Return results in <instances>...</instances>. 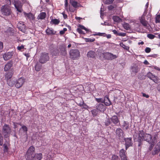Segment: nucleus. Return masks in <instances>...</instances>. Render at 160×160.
Returning a JSON list of instances; mask_svg holds the SVG:
<instances>
[{"label": "nucleus", "instance_id": "obj_58", "mask_svg": "<svg viewBox=\"0 0 160 160\" xmlns=\"http://www.w3.org/2000/svg\"><path fill=\"white\" fill-rule=\"evenodd\" d=\"M142 96L144 97H145L147 98H148L149 97V96L148 95L146 94L145 93H142Z\"/></svg>", "mask_w": 160, "mask_h": 160}, {"label": "nucleus", "instance_id": "obj_15", "mask_svg": "<svg viewBox=\"0 0 160 160\" xmlns=\"http://www.w3.org/2000/svg\"><path fill=\"white\" fill-rule=\"evenodd\" d=\"M13 54L12 52H8L4 53L3 55L4 60H7L10 59L12 57Z\"/></svg>", "mask_w": 160, "mask_h": 160}, {"label": "nucleus", "instance_id": "obj_6", "mask_svg": "<svg viewBox=\"0 0 160 160\" xmlns=\"http://www.w3.org/2000/svg\"><path fill=\"white\" fill-rule=\"evenodd\" d=\"M103 54L104 58L108 60H112L116 59L118 57L117 55L113 54L109 52H105Z\"/></svg>", "mask_w": 160, "mask_h": 160}, {"label": "nucleus", "instance_id": "obj_20", "mask_svg": "<svg viewBox=\"0 0 160 160\" xmlns=\"http://www.w3.org/2000/svg\"><path fill=\"white\" fill-rule=\"evenodd\" d=\"M42 158V154L41 153H39L35 154L32 159V160H41Z\"/></svg>", "mask_w": 160, "mask_h": 160}, {"label": "nucleus", "instance_id": "obj_27", "mask_svg": "<svg viewBox=\"0 0 160 160\" xmlns=\"http://www.w3.org/2000/svg\"><path fill=\"white\" fill-rule=\"evenodd\" d=\"M145 15L143 14L142 16V18L140 19V22L145 27H146L147 26L148 22H147L144 19V17Z\"/></svg>", "mask_w": 160, "mask_h": 160}, {"label": "nucleus", "instance_id": "obj_12", "mask_svg": "<svg viewBox=\"0 0 160 160\" xmlns=\"http://www.w3.org/2000/svg\"><path fill=\"white\" fill-rule=\"evenodd\" d=\"M18 26L19 29L23 32L25 31L26 26L23 22H20L18 24Z\"/></svg>", "mask_w": 160, "mask_h": 160}, {"label": "nucleus", "instance_id": "obj_62", "mask_svg": "<svg viewBox=\"0 0 160 160\" xmlns=\"http://www.w3.org/2000/svg\"><path fill=\"white\" fill-rule=\"evenodd\" d=\"M69 10L70 12H73L74 11V9L73 8H72L71 6H70L69 7Z\"/></svg>", "mask_w": 160, "mask_h": 160}, {"label": "nucleus", "instance_id": "obj_10", "mask_svg": "<svg viewBox=\"0 0 160 160\" xmlns=\"http://www.w3.org/2000/svg\"><path fill=\"white\" fill-rule=\"evenodd\" d=\"M124 140L125 142L126 149L127 150L128 147L132 146L133 144L132 142V138H124Z\"/></svg>", "mask_w": 160, "mask_h": 160}, {"label": "nucleus", "instance_id": "obj_29", "mask_svg": "<svg viewBox=\"0 0 160 160\" xmlns=\"http://www.w3.org/2000/svg\"><path fill=\"white\" fill-rule=\"evenodd\" d=\"M46 16V14L44 12H42L41 13L38 15V19H44Z\"/></svg>", "mask_w": 160, "mask_h": 160}, {"label": "nucleus", "instance_id": "obj_42", "mask_svg": "<svg viewBox=\"0 0 160 160\" xmlns=\"http://www.w3.org/2000/svg\"><path fill=\"white\" fill-rule=\"evenodd\" d=\"M105 125L106 126H108L110 124V120L108 118H107L106 120H105Z\"/></svg>", "mask_w": 160, "mask_h": 160}, {"label": "nucleus", "instance_id": "obj_30", "mask_svg": "<svg viewBox=\"0 0 160 160\" xmlns=\"http://www.w3.org/2000/svg\"><path fill=\"white\" fill-rule=\"evenodd\" d=\"M113 19L114 22L117 23H119L122 21V19L118 16H115L113 17Z\"/></svg>", "mask_w": 160, "mask_h": 160}, {"label": "nucleus", "instance_id": "obj_24", "mask_svg": "<svg viewBox=\"0 0 160 160\" xmlns=\"http://www.w3.org/2000/svg\"><path fill=\"white\" fill-rule=\"evenodd\" d=\"M16 80L12 78L11 80H8L7 81L8 84L10 87H12L16 83Z\"/></svg>", "mask_w": 160, "mask_h": 160}, {"label": "nucleus", "instance_id": "obj_64", "mask_svg": "<svg viewBox=\"0 0 160 160\" xmlns=\"http://www.w3.org/2000/svg\"><path fill=\"white\" fill-rule=\"evenodd\" d=\"M112 32L114 34H117L118 35V32H117V31L116 30H113Z\"/></svg>", "mask_w": 160, "mask_h": 160}, {"label": "nucleus", "instance_id": "obj_18", "mask_svg": "<svg viewBox=\"0 0 160 160\" xmlns=\"http://www.w3.org/2000/svg\"><path fill=\"white\" fill-rule=\"evenodd\" d=\"M120 156L122 160H127L126 156L125 155V152L123 149H122L120 151Z\"/></svg>", "mask_w": 160, "mask_h": 160}, {"label": "nucleus", "instance_id": "obj_1", "mask_svg": "<svg viewBox=\"0 0 160 160\" xmlns=\"http://www.w3.org/2000/svg\"><path fill=\"white\" fill-rule=\"evenodd\" d=\"M139 132L138 137V141L139 142V146H140L143 141H146L148 143L151 142L152 137L151 134L144 133L143 130H140Z\"/></svg>", "mask_w": 160, "mask_h": 160}, {"label": "nucleus", "instance_id": "obj_25", "mask_svg": "<svg viewBox=\"0 0 160 160\" xmlns=\"http://www.w3.org/2000/svg\"><path fill=\"white\" fill-rule=\"evenodd\" d=\"M12 63L11 62H9L5 65L4 67V69L5 71H8L12 67Z\"/></svg>", "mask_w": 160, "mask_h": 160}, {"label": "nucleus", "instance_id": "obj_51", "mask_svg": "<svg viewBox=\"0 0 160 160\" xmlns=\"http://www.w3.org/2000/svg\"><path fill=\"white\" fill-rule=\"evenodd\" d=\"M77 30L80 34H84L85 33L81 28H77Z\"/></svg>", "mask_w": 160, "mask_h": 160}, {"label": "nucleus", "instance_id": "obj_16", "mask_svg": "<svg viewBox=\"0 0 160 160\" xmlns=\"http://www.w3.org/2000/svg\"><path fill=\"white\" fill-rule=\"evenodd\" d=\"M10 144L8 141H6L3 144V151L4 153L8 152V147H9Z\"/></svg>", "mask_w": 160, "mask_h": 160}, {"label": "nucleus", "instance_id": "obj_34", "mask_svg": "<svg viewBox=\"0 0 160 160\" xmlns=\"http://www.w3.org/2000/svg\"><path fill=\"white\" fill-rule=\"evenodd\" d=\"M42 66L39 63H37L35 66V69L36 71H39L41 68Z\"/></svg>", "mask_w": 160, "mask_h": 160}, {"label": "nucleus", "instance_id": "obj_63", "mask_svg": "<svg viewBox=\"0 0 160 160\" xmlns=\"http://www.w3.org/2000/svg\"><path fill=\"white\" fill-rule=\"evenodd\" d=\"M158 90L160 92V84L158 85L157 87Z\"/></svg>", "mask_w": 160, "mask_h": 160}, {"label": "nucleus", "instance_id": "obj_28", "mask_svg": "<svg viewBox=\"0 0 160 160\" xmlns=\"http://www.w3.org/2000/svg\"><path fill=\"white\" fill-rule=\"evenodd\" d=\"M87 57L89 58H94L95 56V52L92 51H90L88 52Z\"/></svg>", "mask_w": 160, "mask_h": 160}, {"label": "nucleus", "instance_id": "obj_60", "mask_svg": "<svg viewBox=\"0 0 160 160\" xmlns=\"http://www.w3.org/2000/svg\"><path fill=\"white\" fill-rule=\"evenodd\" d=\"M3 48V43L0 42V50H2Z\"/></svg>", "mask_w": 160, "mask_h": 160}, {"label": "nucleus", "instance_id": "obj_45", "mask_svg": "<svg viewBox=\"0 0 160 160\" xmlns=\"http://www.w3.org/2000/svg\"><path fill=\"white\" fill-rule=\"evenodd\" d=\"M68 0H65V9L67 10H68Z\"/></svg>", "mask_w": 160, "mask_h": 160}, {"label": "nucleus", "instance_id": "obj_40", "mask_svg": "<svg viewBox=\"0 0 160 160\" xmlns=\"http://www.w3.org/2000/svg\"><path fill=\"white\" fill-rule=\"evenodd\" d=\"M85 41L86 42H94L95 40V38H86L85 39Z\"/></svg>", "mask_w": 160, "mask_h": 160}, {"label": "nucleus", "instance_id": "obj_52", "mask_svg": "<svg viewBox=\"0 0 160 160\" xmlns=\"http://www.w3.org/2000/svg\"><path fill=\"white\" fill-rule=\"evenodd\" d=\"M151 48H149L147 47L146 48L145 50V51L146 53H149L151 51Z\"/></svg>", "mask_w": 160, "mask_h": 160}, {"label": "nucleus", "instance_id": "obj_22", "mask_svg": "<svg viewBox=\"0 0 160 160\" xmlns=\"http://www.w3.org/2000/svg\"><path fill=\"white\" fill-rule=\"evenodd\" d=\"M47 34L49 35H52L55 34L56 33V31L51 28H48L46 30Z\"/></svg>", "mask_w": 160, "mask_h": 160}, {"label": "nucleus", "instance_id": "obj_43", "mask_svg": "<svg viewBox=\"0 0 160 160\" xmlns=\"http://www.w3.org/2000/svg\"><path fill=\"white\" fill-rule=\"evenodd\" d=\"M147 37L150 39H153L155 37V36L154 35L151 34H148Z\"/></svg>", "mask_w": 160, "mask_h": 160}, {"label": "nucleus", "instance_id": "obj_35", "mask_svg": "<svg viewBox=\"0 0 160 160\" xmlns=\"http://www.w3.org/2000/svg\"><path fill=\"white\" fill-rule=\"evenodd\" d=\"M120 46L123 48L124 49L128 50L129 48V47L126 46L125 44H123L122 43H120Z\"/></svg>", "mask_w": 160, "mask_h": 160}, {"label": "nucleus", "instance_id": "obj_4", "mask_svg": "<svg viewBox=\"0 0 160 160\" xmlns=\"http://www.w3.org/2000/svg\"><path fill=\"white\" fill-rule=\"evenodd\" d=\"M2 131L4 137L7 138L9 137L11 130L8 125L5 124L3 126Z\"/></svg>", "mask_w": 160, "mask_h": 160}, {"label": "nucleus", "instance_id": "obj_7", "mask_svg": "<svg viewBox=\"0 0 160 160\" xmlns=\"http://www.w3.org/2000/svg\"><path fill=\"white\" fill-rule=\"evenodd\" d=\"M1 11L2 14L6 16L9 15L11 13V10L10 8L5 6L2 7Z\"/></svg>", "mask_w": 160, "mask_h": 160}, {"label": "nucleus", "instance_id": "obj_32", "mask_svg": "<svg viewBox=\"0 0 160 160\" xmlns=\"http://www.w3.org/2000/svg\"><path fill=\"white\" fill-rule=\"evenodd\" d=\"M13 74V73L12 72H8L5 75V78L7 80H8L11 78Z\"/></svg>", "mask_w": 160, "mask_h": 160}, {"label": "nucleus", "instance_id": "obj_13", "mask_svg": "<svg viewBox=\"0 0 160 160\" xmlns=\"http://www.w3.org/2000/svg\"><path fill=\"white\" fill-rule=\"evenodd\" d=\"M24 15L27 19H29L30 21L33 20L35 19L34 15L31 13H27L23 12Z\"/></svg>", "mask_w": 160, "mask_h": 160}, {"label": "nucleus", "instance_id": "obj_44", "mask_svg": "<svg viewBox=\"0 0 160 160\" xmlns=\"http://www.w3.org/2000/svg\"><path fill=\"white\" fill-rule=\"evenodd\" d=\"M3 144V137L1 133H0V146H2Z\"/></svg>", "mask_w": 160, "mask_h": 160}, {"label": "nucleus", "instance_id": "obj_14", "mask_svg": "<svg viewBox=\"0 0 160 160\" xmlns=\"http://www.w3.org/2000/svg\"><path fill=\"white\" fill-rule=\"evenodd\" d=\"M96 107L97 109L100 112H103L106 109L105 106L102 103L97 104Z\"/></svg>", "mask_w": 160, "mask_h": 160}, {"label": "nucleus", "instance_id": "obj_56", "mask_svg": "<svg viewBox=\"0 0 160 160\" xmlns=\"http://www.w3.org/2000/svg\"><path fill=\"white\" fill-rule=\"evenodd\" d=\"M148 2L146 5V6H145V7H146V9H145V11H144V14H146V12L147 11V8H148Z\"/></svg>", "mask_w": 160, "mask_h": 160}, {"label": "nucleus", "instance_id": "obj_5", "mask_svg": "<svg viewBox=\"0 0 160 160\" xmlns=\"http://www.w3.org/2000/svg\"><path fill=\"white\" fill-rule=\"evenodd\" d=\"M49 59V58L48 53H42L39 59V61L41 63H44L48 61Z\"/></svg>", "mask_w": 160, "mask_h": 160}, {"label": "nucleus", "instance_id": "obj_61", "mask_svg": "<svg viewBox=\"0 0 160 160\" xmlns=\"http://www.w3.org/2000/svg\"><path fill=\"white\" fill-rule=\"evenodd\" d=\"M156 137H157V136H154V137L152 139H151V142H152V141H153V142H155V141L157 139Z\"/></svg>", "mask_w": 160, "mask_h": 160}, {"label": "nucleus", "instance_id": "obj_38", "mask_svg": "<svg viewBox=\"0 0 160 160\" xmlns=\"http://www.w3.org/2000/svg\"><path fill=\"white\" fill-rule=\"evenodd\" d=\"M61 54L63 56H65L66 54V52L64 48H62L60 50Z\"/></svg>", "mask_w": 160, "mask_h": 160}, {"label": "nucleus", "instance_id": "obj_54", "mask_svg": "<svg viewBox=\"0 0 160 160\" xmlns=\"http://www.w3.org/2000/svg\"><path fill=\"white\" fill-rule=\"evenodd\" d=\"M123 126L125 127V128L126 130L128 128V125L126 122H124Z\"/></svg>", "mask_w": 160, "mask_h": 160}, {"label": "nucleus", "instance_id": "obj_41", "mask_svg": "<svg viewBox=\"0 0 160 160\" xmlns=\"http://www.w3.org/2000/svg\"><path fill=\"white\" fill-rule=\"evenodd\" d=\"M59 52L58 51V50L55 49L53 51V52L52 53V56H56L58 55V54Z\"/></svg>", "mask_w": 160, "mask_h": 160}, {"label": "nucleus", "instance_id": "obj_9", "mask_svg": "<svg viewBox=\"0 0 160 160\" xmlns=\"http://www.w3.org/2000/svg\"><path fill=\"white\" fill-rule=\"evenodd\" d=\"M14 3V5L17 9V10L19 12H22V5L21 2L19 1H15Z\"/></svg>", "mask_w": 160, "mask_h": 160}, {"label": "nucleus", "instance_id": "obj_36", "mask_svg": "<svg viewBox=\"0 0 160 160\" xmlns=\"http://www.w3.org/2000/svg\"><path fill=\"white\" fill-rule=\"evenodd\" d=\"M123 26L124 28L126 30H128L130 28L129 25L127 23L123 24Z\"/></svg>", "mask_w": 160, "mask_h": 160}, {"label": "nucleus", "instance_id": "obj_47", "mask_svg": "<svg viewBox=\"0 0 160 160\" xmlns=\"http://www.w3.org/2000/svg\"><path fill=\"white\" fill-rule=\"evenodd\" d=\"M118 156L113 155L112 156V160H118Z\"/></svg>", "mask_w": 160, "mask_h": 160}, {"label": "nucleus", "instance_id": "obj_11", "mask_svg": "<svg viewBox=\"0 0 160 160\" xmlns=\"http://www.w3.org/2000/svg\"><path fill=\"white\" fill-rule=\"evenodd\" d=\"M116 133L117 136L118 137L119 139H121L123 137V132L122 130L120 128H118L116 129Z\"/></svg>", "mask_w": 160, "mask_h": 160}, {"label": "nucleus", "instance_id": "obj_21", "mask_svg": "<svg viewBox=\"0 0 160 160\" xmlns=\"http://www.w3.org/2000/svg\"><path fill=\"white\" fill-rule=\"evenodd\" d=\"M147 77L150 79L152 80L155 82V80L157 79V77L153 75L152 73L150 72H148L147 74Z\"/></svg>", "mask_w": 160, "mask_h": 160}, {"label": "nucleus", "instance_id": "obj_31", "mask_svg": "<svg viewBox=\"0 0 160 160\" xmlns=\"http://www.w3.org/2000/svg\"><path fill=\"white\" fill-rule=\"evenodd\" d=\"M70 3L74 8H77L79 6V4L75 1L70 0Z\"/></svg>", "mask_w": 160, "mask_h": 160}, {"label": "nucleus", "instance_id": "obj_49", "mask_svg": "<svg viewBox=\"0 0 160 160\" xmlns=\"http://www.w3.org/2000/svg\"><path fill=\"white\" fill-rule=\"evenodd\" d=\"M114 0H106L105 3L107 4H109L112 3Z\"/></svg>", "mask_w": 160, "mask_h": 160}, {"label": "nucleus", "instance_id": "obj_37", "mask_svg": "<svg viewBox=\"0 0 160 160\" xmlns=\"http://www.w3.org/2000/svg\"><path fill=\"white\" fill-rule=\"evenodd\" d=\"M149 143L150 144V146L149 148V150L150 151H151L154 145L155 142L152 141V142H149Z\"/></svg>", "mask_w": 160, "mask_h": 160}, {"label": "nucleus", "instance_id": "obj_55", "mask_svg": "<svg viewBox=\"0 0 160 160\" xmlns=\"http://www.w3.org/2000/svg\"><path fill=\"white\" fill-rule=\"evenodd\" d=\"M118 35L119 36H125L126 35V33L123 32H120L118 33Z\"/></svg>", "mask_w": 160, "mask_h": 160}, {"label": "nucleus", "instance_id": "obj_19", "mask_svg": "<svg viewBox=\"0 0 160 160\" xmlns=\"http://www.w3.org/2000/svg\"><path fill=\"white\" fill-rule=\"evenodd\" d=\"M110 120L112 121V122L114 124H116L118 123H119V120L118 117L116 115H114L112 116L110 118Z\"/></svg>", "mask_w": 160, "mask_h": 160}, {"label": "nucleus", "instance_id": "obj_50", "mask_svg": "<svg viewBox=\"0 0 160 160\" xmlns=\"http://www.w3.org/2000/svg\"><path fill=\"white\" fill-rule=\"evenodd\" d=\"M95 99L98 102H101L103 103V100L102 98H96Z\"/></svg>", "mask_w": 160, "mask_h": 160}, {"label": "nucleus", "instance_id": "obj_57", "mask_svg": "<svg viewBox=\"0 0 160 160\" xmlns=\"http://www.w3.org/2000/svg\"><path fill=\"white\" fill-rule=\"evenodd\" d=\"M62 14L63 15V17L64 18V19H67L68 18V16H67V15L64 12H63L62 13Z\"/></svg>", "mask_w": 160, "mask_h": 160}, {"label": "nucleus", "instance_id": "obj_33", "mask_svg": "<svg viewBox=\"0 0 160 160\" xmlns=\"http://www.w3.org/2000/svg\"><path fill=\"white\" fill-rule=\"evenodd\" d=\"M60 20L57 19H52L51 21V23L55 25H58L60 22Z\"/></svg>", "mask_w": 160, "mask_h": 160}, {"label": "nucleus", "instance_id": "obj_48", "mask_svg": "<svg viewBox=\"0 0 160 160\" xmlns=\"http://www.w3.org/2000/svg\"><path fill=\"white\" fill-rule=\"evenodd\" d=\"M21 128H22V130L24 132H25L26 133L27 132V128L26 126L23 125L22 127Z\"/></svg>", "mask_w": 160, "mask_h": 160}, {"label": "nucleus", "instance_id": "obj_8", "mask_svg": "<svg viewBox=\"0 0 160 160\" xmlns=\"http://www.w3.org/2000/svg\"><path fill=\"white\" fill-rule=\"evenodd\" d=\"M25 82V79L23 77H21L16 80L15 87L17 88L21 87Z\"/></svg>", "mask_w": 160, "mask_h": 160}, {"label": "nucleus", "instance_id": "obj_46", "mask_svg": "<svg viewBox=\"0 0 160 160\" xmlns=\"http://www.w3.org/2000/svg\"><path fill=\"white\" fill-rule=\"evenodd\" d=\"M24 48V46L23 45H22L20 46H18L17 48L18 50L21 51L22 49Z\"/></svg>", "mask_w": 160, "mask_h": 160}, {"label": "nucleus", "instance_id": "obj_53", "mask_svg": "<svg viewBox=\"0 0 160 160\" xmlns=\"http://www.w3.org/2000/svg\"><path fill=\"white\" fill-rule=\"evenodd\" d=\"M98 36H102L103 37H106V34L105 33H100L98 32Z\"/></svg>", "mask_w": 160, "mask_h": 160}, {"label": "nucleus", "instance_id": "obj_59", "mask_svg": "<svg viewBox=\"0 0 160 160\" xmlns=\"http://www.w3.org/2000/svg\"><path fill=\"white\" fill-rule=\"evenodd\" d=\"M80 28H81V29H84L86 31H88V29H87L84 26H80Z\"/></svg>", "mask_w": 160, "mask_h": 160}, {"label": "nucleus", "instance_id": "obj_2", "mask_svg": "<svg viewBox=\"0 0 160 160\" xmlns=\"http://www.w3.org/2000/svg\"><path fill=\"white\" fill-rule=\"evenodd\" d=\"M70 58L73 60H77L80 56V52L77 49H71L69 52Z\"/></svg>", "mask_w": 160, "mask_h": 160}, {"label": "nucleus", "instance_id": "obj_26", "mask_svg": "<svg viewBox=\"0 0 160 160\" xmlns=\"http://www.w3.org/2000/svg\"><path fill=\"white\" fill-rule=\"evenodd\" d=\"M132 72L136 73L139 71V69L138 66L136 65H134L132 67Z\"/></svg>", "mask_w": 160, "mask_h": 160}, {"label": "nucleus", "instance_id": "obj_17", "mask_svg": "<svg viewBox=\"0 0 160 160\" xmlns=\"http://www.w3.org/2000/svg\"><path fill=\"white\" fill-rule=\"evenodd\" d=\"M160 152V142L158 143L155 146L154 151L152 152V154H155L158 153Z\"/></svg>", "mask_w": 160, "mask_h": 160}, {"label": "nucleus", "instance_id": "obj_3", "mask_svg": "<svg viewBox=\"0 0 160 160\" xmlns=\"http://www.w3.org/2000/svg\"><path fill=\"white\" fill-rule=\"evenodd\" d=\"M35 148L32 146L28 149L26 154V158L28 160H31L32 158L34 152Z\"/></svg>", "mask_w": 160, "mask_h": 160}, {"label": "nucleus", "instance_id": "obj_23", "mask_svg": "<svg viewBox=\"0 0 160 160\" xmlns=\"http://www.w3.org/2000/svg\"><path fill=\"white\" fill-rule=\"evenodd\" d=\"M103 101V103H104L106 106H109L111 104L108 97L107 96L104 97V99Z\"/></svg>", "mask_w": 160, "mask_h": 160}, {"label": "nucleus", "instance_id": "obj_39", "mask_svg": "<svg viewBox=\"0 0 160 160\" xmlns=\"http://www.w3.org/2000/svg\"><path fill=\"white\" fill-rule=\"evenodd\" d=\"M155 22L156 23L160 22V15H157L155 18Z\"/></svg>", "mask_w": 160, "mask_h": 160}]
</instances>
